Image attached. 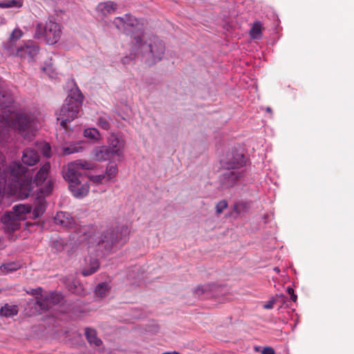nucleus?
Returning <instances> with one entry per match:
<instances>
[{
	"label": "nucleus",
	"mask_w": 354,
	"mask_h": 354,
	"mask_svg": "<svg viewBox=\"0 0 354 354\" xmlns=\"http://www.w3.org/2000/svg\"><path fill=\"white\" fill-rule=\"evenodd\" d=\"M98 126L104 130H109L110 129V118L107 116H100L97 122Z\"/></svg>",
	"instance_id": "nucleus-31"
},
{
	"label": "nucleus",
	"mask_w": 354,
	"mask_h": 354,
	"mask_svg": "<svg viewBox=\"0 0 354 354\" xmlns=\"http://www.w3.org/2000/svg\"><path fill=\"white\" fill-rule=\"evenodd\" d=\"M118 173V167L115 165H109L106 169V172L104 175L107 180H109L115 177Z\"/></svg>",
	"instance_id": "nucleus-30"
},
{
	"label": "nucleus",
	"mask_w": 354,
	"mask_h": 354,
	"mask_svg": "<svg viewBox=\"0 0 354 354\" xmlns=\"http://www.w3.org/2000/svg\"><path fill=\"white\" fill-rule=\"evenodd\" d=\"M41 150H42V153H43L44 156H45L46 157L50 156V147L49 144L44 143L42 145Z\"/></svg>",
	"instance_id": "nucleus-38"
},
{
	"label": "nucleus",
	"mask_w": 354,
	"mask_h": 354,
	"mask_svg": "<svg viewBox=\"0 0 354 354\" xmlns=\"http://www.w3.org/2000/svg\"><path fill=\"white\" fill-rule=\"evenodd\" d=\"M21 220L14 215L11 212L6 214L1 218L4 230L7 232H12L18 230Z\"/></svg>",
	"instance_id": "nucleus-13"
},
{
	"label": "nucleus",
	"mask_w": 354,
	"mask_h": 354,
	"mask_svg": "<svg viewBox=\"0 0 354 354\" xmlns=\"http://www.w3.org/2000/svg\"><path fill=\"white\" fill-rule=\"evenodd\" d=\"M275 304L274 299H271L268 301L266 304L263 305V308L265 309H272L274 307V305Z\"/></svg>",
	"instance_id": "nucleus-43"
},
{
	"label": "nucleus",
	"mask_w": 354,
	"mask_h": 354,
	"mask_svg": "<svg viewBox=\"0 0 354 354\" xmlns=\"http://www.w3.org/2000/svg\"><path fill=\"white\" fill-rule=\"evenodd\" d=\"M245 164V158L243 154L236 153L235 154H227L224 162L225 169L232 170H240Z\"/></svg>",
	"instance_id": "nucleus-11"
},
{
	"label": "nucleus",
	"mask_w": 354,
	"mask_h": 354,
	"mask_svg": "<svg viewBox=\"0 0 354 354\" xmlns=\"http://www.w3.org/2000/svg\"><path fill=\"white\" fill-rule=\"evenodd\" d=\"M147 48L149 49V53L153 55V52H152V46L151 44L148 45L147 46Z\"/></svg>",
	"instance_id": "nucleus-47"
},
{
	"label": "nucleus",
	"mask_w": 354,
	"mask_h": 354,
	"mask_svg": "<svg viewBox=\"0 0 354 354\" xmlns=\"http://www.w3.org/2000/svg\"><path fill=\"white\" fill-rule=\"evenodd\" d=\"M41 288H35V289H32L30 291H27V293L28 294H30V295H39L41 294Z\"/></svg>",
	"instance_id": "nucleus-46"
},
{
	"label": "nucleus",
	"mask_w": 354,
	"mask_h": 354,
	"mask_svg": "<svg viewBox=\"0 0 354 354\" xmlns=\"http://www.w3.org/2000/svg\"><path fill=\"white\" fill-rule=\"evenodd\" d=\"M266 111H267L268 112H271V111H272V110H271V109H270V107H267V108H266Z\"/></svg>",
	"instance_id": "nucleus-49"
},
{
	"label": "nucleus",
	"mask_w": 354,
	"mask_h": 354,
	"mask_svg": "<svg viewBox=\"0 0 354 354\" xmlns=\"http://www.w3.org/2000/svg\"><path fill=\"white\" fill-rule=\"evenodd\" d=\"M261 24L260 22H256L250 30V35L253 39H259L261 35Z\"/></svg>",
	"instance_id": "nucleus-29"
},
{
	"label": "nucleus",
	"mask_w": 354,
	"mask_h": 354,
	"mask_svg": "<svg viewBox=\"0 0 354 354\" xmlns=\"http://www.w3.org/2000/svg\"><path fill=\"white\" fill-rule=\"evenodd\" d=\"M274 350L272 347H264L261 351V354H274Z\"/></svg>",
	"instance_id": "nucleus-42"
},
{
	"label": "nucleus",
	"mask_w": 354,
	"mask_h": 354,
	"mask_svg": "<svg viewBox=\"0 0 354 354\" xmlns=\"http://www.w3.org/2000/svg\"><path fill=\"white\" fill-rule=\"evenodd\" d=\"M91 179L95 183H102L103 180H107L104 174L93 176L91 177Z\"/></svg>",
	"instance_id": "nucleus-37"
},
{
	"label": "nucleus",
	"mask_w": 354,
	"mask_h": 354,
	"mask_svg": "<svg viewBox=\"0 0 354 354\" xmlns=\"http://www.w3.org/2000/svg\"><path fill=\"white\" fill-rule=\"evenodd\" d=\"M53 247L56 248L57 250L61 251L64 249V244L59 241H53Z\"/></svg>",
	"instance_id": "nucleus-41"
},
{
	"label": "nucleus",
	"mask_w": 354,
	"mask_h": 354,
	"mask_svg": "<svg viewBox=\"0 0 354 354\" xmlns=\"http://www.w3.org/2000/svg\"><path fill=\"white\" fill-rule=\"evenodd\" d=\"M62 30L59 25L49 20L44 25L38 23L35 28V38H44L48 44L53 45L57 43L61 37Z\"/></svg>",
	"instance_id": "nucleus-4"
},
{
	"label": "nucleus",
	"mask_w": 354,
	"mask_h": 354,
	"mask_svg": "<svg viewBox=\"0 0 354 354\" xmlns=\"http://www.w3.org/2000/svg\"><path fill=\"white\" fill-rule=\"evenodd\" d=\"M5 157L0 152V198L5 192L15 194L18 192L21 199L28 198L33 189L32 178L26 167L17 162H12L8 167Z\"/></svg>",
	"instance_id": "nucleus-1"
},
{
	"label": "nucleus",
	"mask_w": 354,
	"mask_h": 354,
	"mask_svg": "<svg viewBox=\"0 0 354 354\" xmlns=\"http://www.w3.org/2000/svg\"><path fill=\"white\" fill-rule=\"evenodd\" d=\"M17 48H24L23 55H20L19 54L12 55L28 60H32L39 52V46L34 41L30 40L20 46H17Z\"/></svg>",
	"instance_id": "nucleus-12"
},
{
	"label": "nucleus",
	"mask_w": 354,
	"mask_h": 354,
	"mask_svg": "<svg viewBox=\"0 0 354 354\" xmlns=\"http://www.w3.org/2000/svg\"><path fill=\"white\" fill-rule=\"evenodd\" d=\"M18 311V307L16 305L6 304L0 308V315L6 317L15 316L17 315Z\"/></svg>",
	"instance_id": "nucleus-22"
},
{
	"label": "nucleus",
	"mask_w": 354,
	"mask_h": 354,
	"mask_svg": "<svg viewBox=\"0 0 354 354\" xmlns=\"http://www.w3.org/2000/svg\"><path fill=\"white\" fill-rule=\"evenodd\" d=\"M109 291V285L106 283H100L95 288V295L99 297H105Z\"/></svg>",
	"instance_id": "nucleus-27"
},
{
	"label": "nucleus",
	"mask_w": 354,
	"mask_h": 354,
	"mask_svg": "<svg viewBox=\"0 0 354 354\" xmlns=\"http://www.w3.org/2000/svg\"><path fill=\"white\" fill-rule=\"evenodd\" d=\"M80 108L81 106L73 104H68L66 100H65L57 114V120H60V124L64 129H67V122H69L78 117Z\"/></svg>",
	"instance_id": "nucleus-6"
},
{
	"label": "nucleus",
	"mask_w": 354,
	"mask_h": 354,
	"mask_svg": "<svg viewBox=\"0 0 354 354\" xmlns=\"http://www.w3.org/2000/svg\"><path fill=\"white\" fill-rule=\"evenodd\" d=\"M92 156L97 161H103L115 158L106 146L95 148L92 151Z\"/></svg>",
	"instance_id": "nucleus-15"
},
{
	"label": "nucleus",
	"mask_w": 354,
	"mask_h": 354,
	"mask_svg": "<svg viewBox=\"0 0 354 354\" xmlns=\"http://www.w3.org/2000/svg\"><path fill=\"white\" fill-rule=\"evenodd\" d=\"M276 272H279V269L278 268H275L274 269Z\"/></svg>",
	"instance_id": "nucleus-50"
},
{
	"label": "nucleus",
	"mask_w": 354,
	"mask_h": 354,
	"mask_svg": "<svg viewBox=\"0 0 354 354\" xmlns=\"http://www.w3.org/2000/svg\"><path fill=\"white\" fill-rule=\"evenodd\" d=\"M118 8V5L111 1H107L100 3L96 8L98 14L102 16L113 13Z\"/></svg>",
	"instance_id": "nucleus-16"
},
{
	"label": "nucleus",
	"mask_w": 354,
	"mask_h": 354,
	"mask_svg": "<svg viewBox=\"0 0 354 354\" xmlns=\"http://www.w3.org/2000/svg\"><path fill=\"white\" fill-rule=\"evenodd\" d=\"M124 145V139L118 135L111 134L108 138L107 147L114 157L121 158L123 156Z\"/></svg>",
	"instance_id": "nucleus-9"
},
{
	"label": "nucleus",
	"mask_w": 354,
	"mask_h": 354,
	"mask_svg": "<svg viewBox=\"0 0 354 354\" xmlns=\"http://www.w3.org/2000/svg\"><path fill=\"white\" fill-rule=\"evenodd\" d=\"M22 162L29 166L35 165L39 160V156L35 149H26L21 157Z\"/></svg>",
	"instance_id": "nucleus-18"
},
{
	"label": "nucleus",
	"mask_w": 354,
	"mask_h": 354,
	"mask_svg": "<svg viewBox=\"0 0 354 354\" xmlns=\"http://www.w3.org/2000/svg\"><path fill=\"white\" fill-rule=\"evenodd\" d=\"M160 47V51H156V59H161L162 57L160 55H163L164 54V46L161 45V44H159Z\"/></svg>",
	"instance_id": "nucleus-45"
},
{
	"label": "nucleus",
	"mask_w": 354,
	"mask_h": 354,
	"mask_svg": "<svg viewBox=\"0 0 354 354\" xmlns=\"http://www.w3.org/2000/svg\"><path fill=\"white\" fill-rule=\"evenodd\" d=\"M50 167V163L46 162L38 171L34 179L37 185L41 184L47 178Z\"/></svg>",
	"instance_id": "nucleus-20"
},
{
	"label": "nucleus",
	"mask_w": 354,
	"mask_h": 354,
	"mask_svg": "<svg viewBox=\"0 0 354 354\" xmlns=\"http://www.w3.org/2000/svg\"><path fill=\"white\" fill-rule=\"evenodd\" d=\"M23 36L19 28H15L11 33L8 41L4 44V48L9 55H23L24 48H17V41Z\"/></svg>",
	"instance_id": "nucleus-8"
},
{
	"label": "nucleus",
	"mask_w": 354,
	"mask_h": 354,
	"mask_svg": "<svg viewBox=\"0 0 354 354\" xmlns=\"http://www.w3.org/2000/svg\"><path fill=\"white\" fill-rule=\"evenodd\" d=\"M46 209V201L44 198H38L35 203L33 216L37 218L44 214Z\"/></svg>",
	"instance_id": "nucleus-23"
},
{
	"label": "nucleus",
	"mask_w": 354,
	"mask_h": 354,
	"mask_svg": "<svg viewBox=\"0 0 354 354\" xmlns=\"http://www.w3.org/2000/svg\"><path fill=\"white\" fill-rule=\"evenodd\" d=\"M142 37H143L142 32H140L138 33L136 35H135L133 37L135 44H139L142 41Z\"/></svg>",
	"instance_id": "nucleus-44"
},
{
	"label": "nucleus",
	"mask_w": 354,
	"mask_h": 354,
	"mask_svg": "<svg viewBox=\"0 0 354 354\" xmlns=\"http://www.w3.org/2000/svg\"><path fill=\"white\" fill-rule=\"evenodd\" d=\"M91 266L89 268H84L82 273L84 276H89L93 273H95L100 267V263L98 261L95 259L91 260L90 261Z\"/></svg>",
	"instance_id": "nucleus-25"
},
{
	"label": "nucleus",
	"mask_w": 354,
	"mask_h": 354,
	"mask_svg": "<svg viewBox=\"0 0 354 354\" xmlns=\"http://www.w3.org/2000/svg\"><path fill=\"white\" fill-rule=\"evenodd\" d=\"M53 190V185L50 182H48L47 185L45 186L44 188H43L41 192V193L48 195L51 193Z\"/></svg>",
	"instance_id": "nucleus-39"
},
{
	"label": "nucleus",
	"mask_w": 354,
	"mask_h": 354,
	"mask_svg": "<svg viewBox=\"0 0 354 354\" xmlns=\"http://www.w3.org/2000/svg\"><path fill=\"white\" fill-rule=\"evenodd\" d=\"M56 224L66 228H73L75 227L74 218L67 212H57L54 218Z\"/></svg>",
	"instance_id": "nucleus-14"
},
{
	"label": "nucleus",
	"mask_w": 354,
	"mask_h": 354,
	"mask_svg": "<svg viewBox=\"0 0 354 354\" xmlns=\"http://www.w3.org/2000/svg\"><path fill=\"white\" fill-rule=\"evenodd\" d=\"M130 22L126 23V28H128V26H136V28L138 30H140L142 28V24H139L136 19H129Z\"/></svg>",
	"instance_id": "nucleus-36"
},
{
	"label": "nucleus",
	"mask_w": 354,
	"mask_h": 354,
	"mask_svg": "<svg viewBox=\"0 0 354 354\" xmlns=\"http://www.w3.org/2000/svg\"><path fill=\"white\" fill-rule=\"evenodd\" d=\"M11 104L12 97L0 91V129L12 127L17 129L25 138H28V134L33 133L35 118L30 113L16 112Z\"/></svg>",
	"instance_id": "nucleus-2"
},
{
	"label": "nucleus",
	"mask_w": 354,
	"mask_h": 354,
	"mask_svg": "<svg viewBox=\"0 0 354 354\" xmlns=\"http://www.w3.org/2000/svg\"><path fill=\"white\" fill-rule=\"evenodd\" d=\"M248 205L246 203L239 202L236 203L234 205V211L237 214H241L247 212Z\"/></svg>",
	"instance_id": "nucleus-32"
},
{
	"label": "nucleus",
	"mask_w": 354,
	"mask_h": 354,
	"mask_svg": "<svg viewBox=\"0 0 354 354\" xmlns=\"http://www.w3.org/2000/svg\"><path fill=\"white\" fill-rule=\"evenodd\" d=\"M129 232V229L125 225L113 230H107L101 235L99 244L104 247L106 251H110L116 243L125 239Z\"/></svg>",
	"instance_id": "nucleus-5"
},
{
	"label": "nucleus",
	"mask_w": 354,
	"mask_h": 354,
	"mask_svg": "<svg viewBox=\"0 0 354 354\" xmlns=\"http://www.w3.org/2000/svg\"><path fill=\"white\" fill-rule=\"evenodd\" d=\"M83 148L80 146L71 145L63 149L64 155H69L74 153H77L82 151Z\"/></svg>",
	"instance_id": "nucleus-33"
},
{
	"label": "nucleus",
	"mask_w": 354,
	"mask_h": 354,
	"mask_svg": "<svg viewBox=\"0 0 354 354\" xmlns=\"http://www.w3.org/2000/svg\"><path fill=\"white\" fill-rule=\"evenodd\" d=\"M211 290V286L209 284L206 285H201L198 286L194 290V292L198 295V296H201L202 295H204L207 293V292Z\"/></svg>",
	"instance_id": "nucleus-34"
},
{
	"label": "nucleus",
	"mask_w": 354,
	"mask_h": 354,
	"mask_svg": "<svg viewBox=\"0 0 354 354\" xmlns=\"http://www.w3.org/2000/svg\"><path fill=\"white\" fill-rule=\"evenodd\" d=\"M287 292L290 295L291 300L295 302L297 301V296L295 294L293 288L291 287H288Z\"/></svg>",
	"instance_id": "nucleus-40"
},
{
	"label": "nucleus",
	"mask_w": 354,
	"mask_h": 354,
	"mask_svg": "<svg viewBox=\"0 0 354 354\" xmlns=\"http://www.w3.org/2000/svg\"><path fill=\"white\" fill-rule=\"evenodd\" d=\"M84 95L77 87L71 88L68 97L66 98L68 104H75L82 106Z\"/></svg>",
	"instance_id": "nucleus-17"
},
{
	"label": "nucleus",
	"mask_w": 354,
	"mask_h": 354,
	"mask_svg": "<svg viewBox=\"0 0 354 354\" xmlns=\"http://www.w3.org/2000/svg\"><path fill=\"white\" fill-rule=\"evenodd\" d=\"M62 300V296L54 292L36 297V303L41 310H48L53 306L60 303Z\"/></svg>",
	"instance_id": "nucleus-7"
},
{
	"label": "nucleus",
	"mask_w": 354,
	"mask_h": 354,
	"mask_svg": "<svg viewBox=\"0 0 354 354\" xmlns=\"http://www.w3.org/2000/svg\"><path fill=\"white\" fill-rule=\"evenodd\" d=\"M21 267L20 264L15 261H11L2 264L0 266V271L3 274L16 271Z\"/></svg>",
	"instance_id": "nucleus-24"
},
{
	"label": "nucleus",
	"mask_w": 354,
	"mask_h": 354,
	"mask_svg": "<svg viewBox=\"0 0 354 354\" xmlns=\"http://www.w3.org/2000/svg\"><path fill=\"white\" fill-rule=\"evenodd\" d=\"M162 354H180V353L177 351H171V352H165Z\"/></svg>",
	"instance_id": "nucleus-48"
},
{
	"label": "nucleus",
	"mask_w": 354,
	"mask_h": 354,
	"mask_svg": "<svg viewBox=\"0 0 354 354\" xmlns=\"http://www.w3.org/2000/svg\"><path fill=\"white\" fill-rule=\"evenodd\" d=\"M85 336L91 345L99 346L102 344L101 339L97 337L96 331L93 328H86L85 329Z\"/></svg>",
	"instance_id": "nucleus-21"
},
{
	"label": "nucleus",
	"mask_w": 354,
	"mask_h": 354,
	"mask_svg": "<svg viewBox=\"0 0 354 354\" xmlns=\"http://www.w3.org/2000/svg\"><path fill=\"white\" fill-rule=\"evenodd\" d=\"M82 233H84V234H85V230H84V229H82Z\"/></svg>",
	"instance_id": "nucleus-51"
},
{
	"label": "nucleus",
	"mask_w": 354,
	"mask_h": 354,
	"mask_svg": "<svg viewBox=\"0 0 354 354\" xmlns=\"http://www.w3.org/2000/svg\"><path fill=\"white\" fill-rule=\"evenodd\" d=\"M23 6V0H6L0 2L1 8H21Z\"/></svg>",
	"instance_id": "nucleus-26"
},
{
	"label": "nucleus",
	"mask_w": 354,
	"mask_h": 354,
	"mask_svg": "<svg viewBox=\"0 0 354 354\" xmlns=\"http://www.w3.org/2000/svg\"><path fill=\"white\" fill-rule=\"evenodd\" d=\"M84 136L93 140H99L100 138V133L95 128L86 129L84 131Z\"/></svg>",
	"instance_id": "nucleus-28"
},
{
	"label": "nucleus",
	"mask_w": 354,
	"mask_h": 354,
	"mask_svg": "<svg viewBox=\"0 0 354 354\" xmlns=\"http://www.w3.org/2000/svg\"><path fill=\"white\" fill-rule=\"evenodd\" d=\"M31 209V205L20 204L14 206L11 212L22 221L26 219V214L30 213Z\"/></svg>",
	"instance_id": "nucleus-19"
},
{
	"label": "nucleus",
	"mask_w": 354,
	"mask_h": 354,
	"mask_svg": "<svg viewBox=\"0 0 354 354\" xmlns=\"http://www.w3.org/2000/svg\"><path fill=\"white\" fill-rule=\"evenodd\" d=\"M242 170H232L226 169L223 173L220 180L223 188H228L234 186L236 182L243 176Z\"/></svg>",
	"instance_id": "nucleus-10"
},
{
	"label": "nucleus",
	"mask_w": 354,
	"mask_h": 354,
	"mask_svg": "<svg viewBox=\"0 0 354 354\" xmlns=\"http://www.w3.org/2000/svg\"><path fill=\"white\" fill-rule=\"evenodd\" d=\"M93 165L86 160H77L70 162L64 170L63 176L68 183L69 189L76 197H82L88 192L89 187L86 183L82 184L80 178V169H92Z\"/></svg>",
	"instance_id": "nucleus-3"
},
{
	"label": "nucleus",
	"mask_w": 354,
	"mask_h": 354,
	"mask_svg": "<svg viewBox=\"0 0 354 354\" xmlns=\"http://www.w3.org/2000/svg\"><path fill=\"white\" fill-rule=\"evenodd\" d=\"M227 207V203L225 200L219 201L216 205L217 214H220Z\"/></svg>",
	"instance_id": "nucleus-35"
}]
</instances>
